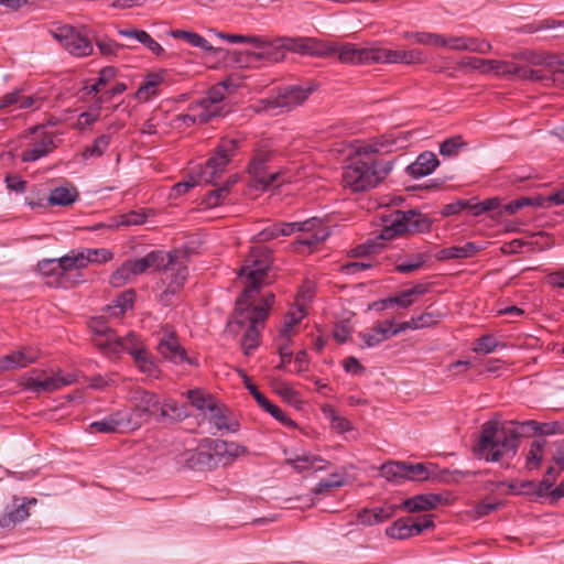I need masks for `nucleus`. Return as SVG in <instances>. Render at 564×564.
<instances>
[{
  "mask_svg": "<svg viewBox=\"0 0 564 564\" xmlns=\"http://www.w3.org/2000/svg\"><path fill=\"white\" fill-rule=\"evenodd\" d=\"M409 132H391L370 139L355 148V156L344 167L343 185L351 192H365L383 182L393 169V161L375 159L373 155L402 149Z\"/></svg>",
  "mask_w": 564,
  "mask_h": 564,
  "instance_id": "obj_1",
  "label": "nucleus"
},
{
  "mask_svg": "<svg viewBox=\"0 0 564 564\" xmlns=\"http://www.w3.org/2000/svg\"><path fill=\"white\" fill-rule=\"evenodd\" d=\"M271 262V252L265 247H254L239 270V276L245 280V289L236 301L232 316L237 325H243L246 319H252L253 322H264L267 319L269 310L274 303V294H265L261 305H254L253 301L264 284V278Z\"/></svg>",
  "mask_w": 564,
  "mask_h": 564,
  "instance_id": "obj_2",
  "label": "nucleus"
},
{
  "mask_svg": "<svg viewBox=\"0 0 564 564\" xmlns=\"http://www.w3.org/2000/svg\"><path fill=\"white\" fill-rule=\"evenodd\" d=\"M519 447V435L513 429L500 426L498 422L488 421L481 426L475 454L486 462H499L506 456H513Z\"/></svg>",
  "mask_w": 564,
  "mask_h": 564,
  "instance_id": "obj_3",
  "label": "nucleus"
},
{
  "mask_svg": "<svg viewBox=\"0 0 564 564\" xmlns=\"http://www.w3.org/2000/svg\"><path fill=\"white\" fill-rule=\"evenodd\" d=\"M238 142L235 139H223L215 150V154L207 160L206 164L199 169L196 175L188 176L187 180L174 185L177 195L188 192L198 184H212L217 180L228 165L230 158L235 154Z\"/></svg>",
  "mask_w": 564,
  "mask_h": 564,
  "instance_id": "obj_4",
  "label": "nucleus"
},
{
  "mask_svg": "<svg viewBox=\"0 0 564 564\" xmlns=\"http://www.w3.org/2000/svg\"><path fill=\"white\" fill-rule=\"evenodd\" d=\"M295 230L313 232L311 237L300 241L306 246H313L317 242L324 241L330 235V231L327 228L322 227V220L314 217L302 223L270 224L254 236V240L258 242H265L280 237L290 236Z\"/></svg>",
  "mask_w": 564,
  "mask_h": 564,
  "instance_id": "obj_5",
  "label": "nucleus"
},
{
  "mask_svg": "<svg viewBox=\"0 0 564 564\" xmlns=\"http://www.w3.org/2000/svg\"><path fill=\"white\" fill-rule=\"evenodd\" d=\"M383 228L380 234V238L384 240L393 239L397 236L413 232L423 231L430 228L429 219L416 210H395L389 216H383Z\"/></svg>",
  "mask_w": 564,
  "mask_h": 564,
  "instance_id": "obj_6",
  "label": "nucleus"
},
{
  "mask_svg": "<svg viewBox=\"0 0 564 564\" xmlns=\"http://www.w3.org/2000/svg\"><path fill=\"white\" fill-rule=\"evenodd\" d=\"M25 138L28 143L20 155L24 163L36 162L51 154L58 147L55 134L46 131L43 126L31 128Z\"/></svg>",
  "mask_w": 564,
  "mask_h": 564,
  "instance_id": "obj_7",
  "label": "nucleus"
},
{
  "mask_svg": "<svg viewBox=\"0 0 564 564\" xmlns=\"http://www.w3.org/2000/svg\"><path fill=\"white\" fill-rule=\"evenodd\" d=\"M158 271H162V282L166 285L165 292L174 294L180 291L188 275L186 257L181 252H164Z\"/></svg>",
  "mask_w": 564,
  "mask_h": 564,
  "instance_id": "obj_8",
  "label": "nucleus"
},
{
  "mask_svg": "<svg viewBox=\"0 0 564 564\" xmlns=\"http://www.w3.org/2000/svg\"><path fill=\"white\" fill-rule=\"evenodd\" d=\"M127 400L132 405L131 410L139 426L158 416L160 397L156 393L135 388L128 393Z\"/></svg>",
  "mask_w": 564,
  "mask_h": 564,
  "instance_id": "obj_9",
  "label": "nucleus"
},
{
  "mask_svg": "<svg viewBox=\"0 0 564 564\" xmlns=\"http://www.w3.org/2000/svg\"><path fill=\"white\" fill-rule=\"evenodd\" d=\"M314 91L313 86H289L279 91L274 97L265 100V109H279L280 111H290L301 106Z\"/></svg>",
  "mask_w": 564,
  "mask_h": 564,
  "instance_id": "obj_10",
  "label": "nucleus"
},
{
  "mask_svg": "<svg viewBox=\"0 0 564 564\" xmlns=\"http://www.w3.org/2000/svg\"><path fill=\"white\" fill-rule=\"evenodd\" d=\"M144 348L145 345L142 338L134 332H129L124 336L116 335L115 339H111V341L99 343V350L108 357L128 352L133 359L134 356L139 355Z\"/></svg>",
  "mask_w": 564,
  "mask_h": 564,
  "instance_id": "obj_11",
  "label": "nucleus"
},
{
  "mask_svg": "<svg viewBox=\"0 0 564 564\" xmlns=\"http://www.w3.org/2000/svg\"><path fill=\"white\" fill-rule=\"evenodd\" d=\"M208 444L212 459L215 463V468L218 466H228L238 457L246 455L248 452L246 446L235 442L209 438Z\"/></svg>",
  "mask_w": 564,
  "mask_h": 564,
  "instance_id": "obj_12",
  "label": "nucleus"
},
{
  "mask_svg": "<svg viewBox=\"0 0 564 564\" xmlns=\"http://www.w3.org/2000/svg\"><path fill=\"white\" fill-rule=\"evenodd\" d=\"M55 37L63 47L74 56L84 57L93 53V44L90 41L72 26L61 28L55 34Z\"/></svg>",
  "mask_w": 564,
  "mask_h": 564,
  "instance_id": "obj_13",
  "label": "nucleus"
},
{
  "mask_svg": "<svg viewBox=\"0 0 564 564\" xmlns=\"http://www.w3.org/2000/svg\"><path fill=\"white\" fill-rule=\"evenodd\" d=\"M376 63L417 65L426 62L423 51L414 50H389L378 47L375 51Z\"/></svg>",
  "mask_w": 564,
  "mask_h": 564,
  "instance_id": "obj_14",
  "label": "nucleus"
},
{
  "mask_svg": "<svg viewBox=\"0 0 564 564\" xmlns=\"http://www.w3.org/2000/svg\"><path fill=\"white\" fill-rule=\"evenodd\" d=\"M158 351L165 359L175 365L196 364L194 359L187 356L185 349L181 346L175 334L165 332L158 343Z\"/></svg>",
  "mask_w": 564,
  "mask_h": 564,
  "instance_id": "obj_15",
  "label": "nucleus"
},
{
  "mask_svg": "<svg viewBox=\"0 0 564 564\" xmlns=\"http://www.w3.org/2000/svg\"><path fill=\"white\" fill-rule=\"evenodd\" d=\"M40 359V350L32 346L22 347L0 357V371H11L25 368Z\"/></svg>",
  "mask_w": 564,
  "mask_h": 564,
  "instance_id": "obj_16",
  "label": "nucleus"
},
{
  "mask_svg": "<svg viewBox=\"0 0 564 564\" xmlns=\"http://www.w3.org/2000/svg\"><path fill=\"white\" fill-rule=\"evenodd\" d=\"M34 372L26 376L24 378L25 380V387L33 392H52L56 391L63 387L69 386L75 381V376L73 375H63L62 372H58L52 377H47L44 379H39L33 376Z\"/></svg>",
  "mask_w": 564,
  "mask_h": 564,
  "instance_id": "obj_17",
  "label": "nucleus"
},
{
  "mask_svg": "<svg viewBox=\"0 0 564 564\" xmlns=\"http://www.w3.org/2000/svg\"><path fill=\"white\" fill-rule=\"evenodd\" d=\"M209 438L199 441L194 449H189L184 454L183 460L192 469H215V463L212 459L209 447Z\"/></svg>",
  "mask_w": 564,
  "mask_h": 564,
  "instance_id": "obj_18",
  "label": "nucleus"
},
{
  "mask_svg": "<svg viewBox=\"0 0 564 564\" xmlns=\"http://www.w3.org/2000/svg\"><path fill=\"white\" fill-rule=\"evenodd\" d=\"M260 43H254L253 46L258 52L249 53L254 59H264L270 63H278L285 58V46L282 39L275 41H267L259 36Z\"/></svg>",
  "mask_w": 564,
  "mask_h": 564,
  "instance_id": "obj_19",
  "label": "nucleus"
},
{
  "mask_svg": "<svg viewBox=\"0 0 564 564\" xmlns=\"http://www.w3.org/2000/svg\"><path fill=\"white\" fill-rule=\"evenodd\" d=\"M462 65L471 68L480 74H495L505 76L511 74V64L497 59H484L479 57H465Z\"/></svg>",
  "mask_w": 564,
  "mask_h": 564,
  "instance_id": "obj_20",
  "label": "nucleus"
},
{
  "mask_svg": "<svg viewBox=\"0 0 564 564\" xmlns=\"http://www.w3.org/2000/svg\"><path fill=\"white\" fill-rule=\"evenodd\" d=\"M445 502V499L437 494L416 495L405 499L399 507L406 512L430 511Z\"/></svg>",
  "mask_w": 564,
  "mask_h": 564,
  "instance_id": "obj_21",
  "label": "nucleus"
},
{
  "mask_svg": "<svg viewBox=\"0 0 564 564\" xmlns=\"http://www.w3.org/2000/svg\"><path fill=\"white\" fill-rule=\"evenodd\" d=\"M398 509V506L391 503H384L376 508H365L358 512L357 520L362 525H376L392 518Z\"/></svg>",
  "mask_w": 564,
  "mask_h": 564,
  "instance_id": "obj_22",
  "label": "nucleus"
},
{
  "mask_svg": "<svg viewBox=\"0 0 564 564\" xmlns=\"http://www.w3.org/2000/svg\"><path fill=\"white\" fill-rule=\"evenodd\" d=\"M393 319H386L360 333V338L367 347H375L393 337L391 333Z\"/></svg>",
  "mask_w": 564,
  "mask_h": 564,
  "instance_id": "obj_23",
  "label": "nucleus"
},
{
  "mask_svg": "<svg viewBox=\"0 0 564 564\" xmlns=\"http://www.w3.org/2000/svg\"><path fill=\"white\" fill-rule=\"evenodd\" d=\"M376 48H361L355 44H345L338 48V58L343 63L361 64L375 62Z\"/></svg>",
  "mask_w": 564,
  "mask_h": 564,
  "instance_id": "obj_24",
  "label": "nucleus"
},
{
  "mask_svg": "<svg viewBox=\"0 0 564 564\" xmlns=\"http://www.w3.org/2000/svg\"><path fill=\"white\" fill-rule=\"evenodd\" d=\"M163 251H151L142 258L127 260L130 272L135 279L138 275L143 274L148 270L158 271V267L162 263Z\"/></svg>",
  "mask_w": 564,
  "mask_h": 564,
  "instance_id": "obj_25",
  "label": "nucleus"
},
{
  "mask_svg": "<svg viewBox=\"0 0 564 564\" xmlns=\"http://www.w3.org/2000/svg\"><path fill=\"white\" fill-rule=\"evenodd\" d=\"M440 162L433 152H423L406 167L413 178H421L434 172Z\"/></svg>",
  "mask_w": 564,
  "mask_h": 564,
  "instance_id": "obj_26",
  "label": "nucleus"
},
{
  "mask_svg": "<svg viewBox=\"0 0 564 564\" xmlns=\"http://www.w3.org/2000/svg\"><path fill=\"white\" fill-rule=\"evenodd\" d=\"M286 464L292 466L296 471H305V470H325L327 468L328 463L324 460L319 456H314L311 454H302L296 455L294 457H289L286 459Z\"/></svg>",
  "mask_w": 564,
  "mask_h": 564,
  "instance_id": "obj_27",
  "label": "nucleus"
},
{
  "mask_svg": "<svg viewBox=\"0 0 564 564\" xmlns=\"http://www.w3.org/2000/svg\"><path fill=\"white\" fill-rule=\"evenodd\" d=\"M481 250V246L477 245L476 242L468 241L464 246H452L442 249L438 252V259L449 260L473 258Z\"/></svg>",
  "mask_w": 564,
  "mask_h": 564,
  "instance_id": "obj_28",
  "label": "nucleus"
},
{
  "mask_svg": "<svg viewBox=\"0 0 564 564\" xmlns=\"http://www.w3.org/2000/svg\"><path fill=\"white\" fill-rule=\"evenodd\" d=\"M17 501H18V499H14L13 509L8 511L0 519V527L10 528V527H14L17 523L24 521L30 516L29 509H28V503H32V505L36 503L35 498L29 499L19 505L17 503Z\"/></svg>",
  "mask_w": 564,
  "mask_h": 564,
  "instance_id": "obj_29",
  "label": "nucleus"
},
{
  "mask_svg": "<svg viewBox=\"0 0 564 564\" xmlns=\"http://www.w3.org/2000/svg\"><path fill=\"white\" fill-rule=\"evenodd\" d=\"M252 180L254 183V187L261 191H267L272 187H276L284 182H290V178L285 176L284 172H270L268 170L263 172H257V175L252 176Z\"/></svg>",
  "mask_w": 564,
  "mask_h": 564,
  "instance_id": "obj_30",
  "label": "nucleus"
},
{
  "mask_svg": "<svg viewBox=\"0 0 564 564\" xmlns=\"http://www.w3.org/2000/svg\"><path fill=\"white\" fill-rule=\"evenodd\" d=\"M78 199L75 187L58 186L51 191L47 203L52 206H68Z\"/></svg>",
  "mask_w": 564,
  "mask_h": 564,
  "instance_id": "obj_31",
  "label": "nucleus"
},
{
  "mask_svg": "<svg viewBox=\"0 0 564 564\" xmlns=\"http://www.w3.org/2000/svg\"><path fill=\"white\" fill-rule=\"evenodd\" d=\"M158 415L162 420L181 421L186 416V410L173 399H161Z\"/></svg>",
  "mask_w": 564,
  "mask_h": 564,
  "instance_id": "obj_32",
  "label": "nucleus"
},
{
  "mask_svg": "<svg viewBox=\"0 0 564 564\" xmlns=\"http://www.w3.org/2000/svg\"><path fill=\"white\" fill-rule=\"evenodd\" d=\"M264 322H253L252 319H246L242 326H247V329L241 338V347L246 355H250L256 349L260 341L259 325Z\"/></svg>",
  "mask_w": 564,
  "mask_h": 564,
  "instance_id": "obj_33",
  "label": "nucleus"
},
{
  "mask_svg": "<svg viewBox=\"0 0 564 564\" xmlns=\"http://www.w3.org/2000/svg\"><path fill=\"white\" fill-rule=\"evenodd\" d=\"M57 259L62 265V270L64 271L65 276H67V273L72 270H79L88 265V258L85 256L84 249L72 250L67 254Z\"/></svg>",
  "mask_w": 564,
  "mask_h": 564,
  "instance_id": "obj_34",
  "label": "nucleus"
},
{
  "mask_svg": "<svg viewBox=\"0 0 564 564\" xmlns=\"http://www.w3.org/2000/svg\"><path fill=\"white\" fill-rule=\"evenodd\" d=\"M546 441L543 438L534 440L525 454V467L528 470L539 469L544 458V448Z\"/></svg>",
  "mask_w": 564,
  "mask_h": 564,
  "instance_id": "obj_35",
  "label": "nucleus"
},
{
  "mask_svg": "<svg viewBox=\"0 0 564 564\" xmlns=\"http://www.w3.org/2000/svg\"><path fill=\"white\" fill-rule=\"evenodd\" d=\"M406 463L388 462L381 465L380 475L388 481L400 484L405 480Z\"/></svg>",
  "mask_w": 564,
  "mask_h": 564,
  "instance_id": "obj_36",
  "label": "nucleus"
},
{
  "mask_svg": "<svg viewBox=\"0 0 564 564\" xmlns=\"http://www.w3.org/2000/svg\"><path fill=\"white\" fill-rule=\"evenodd\" d=\"M189 109L197 113L199 123H207L212 119L221 116L224 110L216 105H208L206 98H202L199 101L193 104Z\"/></svg>",
  "mask_w": 564,
  "mask_h": 564,
  "instance_id": "obj_37",
  "label": "nucleus"
},
{
  "mask_svg": "<svg viewBox=\"0 0 564 564\" xmlns=\"http://www.w3.org/2000/svg\"><path fill=\"white\" fill-rule=\"evenodd\" d=\"M170 35L174 39H182L189 45L194 47H198L205 52H213V45L202 35L192 31L184 30H172L170 31Z\"/></svg>",
  "mask_w": 564,
  "mask_h": 564,
  "instance_id": "obj_38",
  "label": "nucleus"
},
{
  "mask_svg": "<svg viewBox=\"0 0 564 564\" xmlns=\"http://www.w3.org/2000/svg\"><path fill=\"white\" fill-rule=\"evenodd\" d=\"M160 74H149L135 91V98L140 101H148L156 95V88L162 83Z\"/></svg>",
  "mask_w": 564,
  "mask_h": 564,
  "instance_id": "obj_39",
  "label": "nucleus"
},
{
  "mask_svg": "<svg viewBox=\"0 0 564 564\" xmlns=\"http://www.w3.org/2000/svg\"><path fill=\"white\" fill-rule=\"evenodd\" d=\"M386 534L397 540H404L417 535V533H414L413 522H410L409 519H398L387 528Z\"/></svg>",
  "mask_w": 564,
  "mask_h": 564,
  "instance_id": "obj_40",
  "label": "nucleus"
},
{
  "mask_svg": "<svg viewBox=\"0 0 564 564\" xmlns=\"http://www.w3.org/2000/svg\"><path fill=\"white\" fill-rule=\"evenodd\" d=\"M119 432L133 431L139 429V424L132 413V410L122 409L109 415Z\"/></svg>",
  "mask_w": 564,
  "mask_h": 564,
  "instance_id": "obj_41",
  "label": "nucleus"
},
{
  "mask_svg": "<svg viewBox=\"0 0 564 564\" xmlns=\"http://www.w3.org/2000/svg\"><path fill=\"white\" fill-rule=\"evenodd\" d=\"M111 143V135L110 134H101L98 138H96L91 145H88L84 149L82 152L83 160L87 161L90 159H97L100 158L106 150L109 148Z\"/></svg>",
  "mask_w": 564,
  "mask_h": 564,
  "instance_id": "obj_42",
  "label": "nucleus"
},
{
  "mask_svg": "<svg viewBox=\"0 0 564 564\" xmlns=\"http://www.w3.org/2000/svg\"><path fill=\"white\" fill-rule=\"evenodd\" d=\"M208 421L216 427L217 431L226 430L228 432H236L238 425L236 423L229 424L228 419L221 408L215 403L208 411Z\"/></svg>",
  "mask_w": 564,
  "mask_h": 564,
  "instance_id": "obj_43",
  "label": "nucleus"
},
{
  "mask_svg": "<svg viewBox=\"0 0 564 564\" xmlns=\"http://www.w3.org/2000/svg\"><path fill=\"white\" fill-rule=\"evenodd\" d=\"M187 398L191 404L204 414L216 403L212 395L200 389L188 390Z\"/></svg>",
  "mask_w": 564,
  "mask_h": 564,
  "instance_id": "obj_44",
  "label": "nucleus"
},
{
  "mask_svg": "<svg viewBox=\"0 0 564 564\" xmlns=\"http://www.w3.org/2000/svg\"><path fill=\"white\" fill-rule=\"evenodd\" d=\"M133 361L142 373H145L149 377L158 376V366L147 348H144L139 355L134 356Z\"/></svg>",
  "mask_w": 564,
  "mask_h": 564,
  "instance_id": "obj_45",
  "label": "nucleus"
},
{
  "mask_svg": "<svg viewBox=\"0 0 564 564\" xmlns=\"http://www.w3.org/2000/svg\"><path fill=\"white\" fill-rule=\"evenodd\" d=\"M89 327L94 334V344L98 349L99 343L108 340L111 341V339H115L116 337V333L100 319L91 321Z\"/></svg>",
  "mask_w": 564,
  "mask_h": 564,
  "instance_id": "obj_46",
  "label": "nucleus"
},
{
  "mask_svg": "<svg viewBox=\"0 0 564 564\" xmlns=\"http://www.w3.org/2000/svg\"><path fill=\"white\" fill-rule=\"evenodd\" d=\"M285 51H293L297 53H308L315 54L316 51L314 48L316 42L313 39H292V37H283Z\"/></svg>",
  "mask_w": 564,
  "mask_h": 564,
  "instance_id": "obj_47",
  "label": "nucleus"
},
{
  "mask_svg": "<svg viewBox=\"0 0 564 564\" xmlns=\"http://www.w3.org/2000/svg\"><path fill=\"white\" fill-rule=\"evenodd\" d=\"M404 39L414 40L416 43L427 46L441 47L443 43L442 34L431 32H405Z\"/></svg>",
  "mask_w": 564,
  "mask_h": 564,
  "instance_id": "obj_48",
  "label": "nucleus"
},
{
  "mask_svg": "<svg viewBox=\"0 0 564 564\" xmlns=\"http://www.w3.org/2000/svg\"><path fill=\"white\" fill-rule=\"evenodd\" d=\"M37 270L45 276H57L58 283L62 284V280L65 279L62 265L58 259H43L37 263Z\"/></svg>",
  "mask_w": 564,
  "mask_h": 564,
  "instance_id": "obj_49",
  "label": "nucleus"
},
{
  "mask_svg": "<svg viewBox=\"0 0 564 564\" xmlns=\"http://www.w3.org/2000/svg\"><path fill=\"white\" fill-rule=\"evenodd\" d=\"M311 297H312V294L310 291L303 292L302 300L300 297H297L295 305L292 306L285 314V317L288 318V321L299 324L307 314L306 306H305V299L310 300Z\"/></svg>",
  "mask_w": 564,
  "mask_h": 564,
  "instance_id": "obj_50",
  "label": "nucleus"
},
{
  "mask_svg": "<svg viewBox=\"0 0 564 564\" xmlns=\"http://www.w3.org/2000/svg\"><path fill=\"white\" fill-rule=\"evenodd\" d=\"M323 412L329 419L332 429L338 433H345L352 429L351 423L346 417L340 416L333 408H324Z\"/></svg>",
  "mask_w": 564,
  "mask_h": 564,
  "instance_id": "obj_51",
  "label": "nucleus"
},
{
  "mask_svg": "<svg viewBox=\"0 0 564 564\" xmlns=\"http://www.w3.org/2000/svg\"><path fill=\"white\" fill-rule=\"evenodd\" d=\"M466 147L462 135H455L444 140L440 145V153L443 156H454L458 151Z\"/></svg>",
  "mask_w": 564,
  "mask_h": 564,
  "instance_id": "obj_52",
  "label": "nucleus"
},
{
  "mask_svg": "<svg viewBox=\"0 0 564 564\" xmlns=\"http://www.w3.org/2000/svg\"><path fill=\"white\" fill-rule=\"evenodd\" d=\"M134 280L132 273L129 270L127 262L124 261L109 278V283L115 288L123 286Z\"/></svg>",
  "mask_w": 564,
  "mask_h": 564,
  "instance_id": "obj_53",
  "label": "nucleus"
},
{
  "mask_svg": "<svg viewBox=\"0 0 564 564\" xmlns=\"http://www.w3.org/2000/svg\"><path fill=\"white\" fill-rule=\"evenodd\" d=\"M228 86L229 85L227 82H221V83L215 85L214 87H212L208 90L207 96L205 97L206 102H208V105H216L224 109L223 101L225 99V95L228 89Z\"/></svg>",
  "mask_w": 564,
  "mask_h": 564,
  "instance_id": "obj_54",
  "label": "nucleus"
},
{
  "mask_svg": "<svg viewBox=\"0 0 564 564\" xmlns=\"http://www.w3.org/2000/svg\"><path fill=\"white\" fill-rule=\"evenodd\" d=\"M85 256L88 258L87 264L89 263H106L113 258V253L111 250L106 248H99V249H91L86 248L84 249Z\"/></svg>",
  "mask_w": 564,
  "mask_h": 564,
  "instance_id": "obj_55",
  "label": "nucleus"
},
{
  "mask_svg": "<svg viewBox=\"0 0 564 564\" xmlns=\"http://www.w3.org/2000/svg\"><path fill=\"white\" fill-rule=\"evenodd\" d=\"M429 478L430 471L424 464H406L405 480L423 481Z\"/></svg>",
  "mask_w": 564,
  "mask_h": 564,
  "instance_id": "obj_56",
  "label": "nucleus"
},
{
  "mask_svg": "<svg viewBox=\"0 0 564 564\" xmlns=\"http://www.w3.org/2000/svg\"><path fill=\"white\" fill-rule=\"evenodd\" d=\"M500 204V200L497 197L488 198L482 202L475 203L473 199H469V210L474 216H480L487 212H491L496 209Z\"/></svg>",
  "mask_w": 564,
  "mask_h": 564,
  "instance_id": "obj_57",
  "label": "nucleus"
},
{
  "mask_svg": "<svg viewBox=\"0 0 564 564\" xmlns=\"http://www.w3.org/2000/svg\"><path fill=\"white\" fill-rule=\"evenodd\" d=\"M511 74L518 75L520 78L523 79H530L533 82H543L549 79V75L538 70V69H531V68H524V67H517L511 64Z\"/></svg>",
  "mask_w": 564,
  "mask_h": 564,
  "instance_id": "obj_58",
  "label": "nucleus"
},
{
  "mask_svg": "<svg viewBox=\"0 0 564 564\" xmlns=\"http://www.w3.org/2000/svg\"><path fill=\"white\" fill-rule=\"evenodd\" d=\"M442 317L443 313L441 312H424L417 316H413L416 329L436 325Z\"/></svg>",
  "mask_w": 564,
  "mask_h": 564,
  "instance_id": "obj_59",
  "label": "nucleus"
},
{
  "mask_svg": "<svg viewBox=\"0 0 564 564\" xmlns=\"http://www.w3.org/2000/svg\"><path fill=\"white\" fill-rule=\"evenodd\" d=\"M465 45V51L478 54H488L492 48L489 42L474 36H466Z\"/></svg>",
  "mask_w": 564,
  "mask_h": 564,
  "instance_id": "obj_60",
  "label": "nucleus"
},
{
  "mask_svg": "<svg viewBox=\"0 0 564 564\" xmlns=\"http://www.w3.org/2000/svg\"><path fill=\"white\" fill-rule=\"evenodd\" d=\"M345 479L339 474H332L329 477L322 479L314 489V494L319 495L332 488L341 487Z\"/></svg>",
  "mask_w": 564,
  "mask_h": 564,
  "instance_id": "obj_61",
  "label": "nucleus"
},
{
  "mask_svg": "<svg viewBox=\"0 0 564 564\" xmlns=\"http://www.w3.org/2000/svg\"><path fill=\"white\" fill-rule=\"evenodd\" d=\"M96 45L104 56H116L123 48V45L108 37L98 39Z\"/></svg>",
  "mask_w": 564,
  "mask_h": 564,
  "instance_id": "obj_62",
  "label": "nucleus"
},
{
  "mask_svg": "<svg viewBox=\"0 0 564 564\" xmlns=\"http://www.w3.org/2000/svg\"><path fill=\"white\" fill-rule=\"evenodd\" d=\"M261 408L283 425L290 427L296 426L295 422L291 417H289L279 406L274 405L269 400Z\"/></svg>",
  "mask_w": 564,
  "mask_h": 564,
  "instance_id": "obj_63",
  "label": "nucleus"
},
{
  "mask_svg": "<svg viewBox=\"0 0 564 564\" xmlns=\"http://www.w3.org/2000/svg\"><path fill=\"white\" fill-rule=\"evenodd\" d=\"M498 346H499V343L492 335H485V336H481L477 340V343L474 347V351L482 352V354H490V352H494Z\"/></svg>",
  "mask_w": 564,
  "mask_h": 564,
  "instance_id": "obj_64",
  "label": "nucleus"
}]
</instances>
